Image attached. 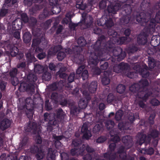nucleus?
<instances>
[{"label":"nucleus","instance_id":"1","mask_svg":"<svg viewBox=\"0 0 160 160\" xmlns=\"http://www.w3.org/2000/svg\"><path fill=\"white\" fill-rule=\"evenodd\" d=\"M105 39L104 35L100 36L97 41L91 45L94 49L93 54L91 55L88 63L89 64L96 66L99 61L110 60L115 62L116 60L120 61L123 60L126 55L125 52L119 47H114L115 44L111 49L106 48L105 45H101L102 42Z\"/></svg>","mask_w":160,"mask_h":160},{"label":"nucleus","instance_id":"2","mask_svg":"<svg viewBox=\"0 0 160 160\" xmlns=\"http://www.w3.org/2000/svg\"><path fill=\"white\" fill-rule=\"evenodd\" d=\"M135 0H107V1L102 0L99 3V7L102 9H104L107 6V3L108 2L107 11L108 13L115 14L121 8L122 4L128 2L130 3H133Z\"/></svg>","mask_w":160,"mask_h":160},{"label":"nucleus","instance_id":"3","mask_svg":"<svg viewBox=\"0 0 160 160\" xmlns=\"http://www.w3.org/2000/svg\"><path fill=\"white\" fill-rule=\"evenodd\" d=\"M125 148L121 146L117 152H107L103 154L106 160H134V158L130 156H127L125 151Z\"/></svg>","mask_w":160,"mask_h":160},{"label":"nucleus","instance_id":"4","mask_svg":"<svg viewBox=\"0 0 160 160\" xmlns=\"http://www.w3.org/2000/svg\"><path fill=\"white\" fill-rule=\"evenodd\" d=\"M37 79L36 75L29 73L27 76L26 82H23L20 84L19 88L30 92L31 95L35 92V82Z\"/></svg>","mask_w":160,"mask_h":160},{"label":"nucleus","instance_id":"5","mask_svg":"<svg viewBox=\"0 0 160 160\" xmlns=\"http://www.w3.org/2000/svg\"><path fill=\"white\" fill-rule=\"evenodd\" d=\"M107 33L109 36V40L105 43L104 42L106 41V37L105 39L102 42L101 45H105V47L106 48H108L109 49H111L114 46V44L116 43V42L118 40L117 32L114 30L112 29H109L107 32Z\"/></svg>","mask_w":160,"mask_h":160},{"label":"nucleus","instance_id":"6","mask_svg":"<svg viewBox=\"0 0 160 160\" xmlns=\"http://www.w3.org/2000/svg\"><path fill=\"white\" fill-rule=\"evenodd\" d=\"M140 86L142 95H140L139 98H142L144 102H146L149 96L151 95L152 93L149 92L147 87L149 85L148 81L146 79H141L138 83Z\"/></svg>","mask_w":160,"mask_h":160},{"label":"nucleus","instance_id":"7","mask_svg":"<svg viewBox=\"0 0 160 160\" xmlns=\"http://www.w3.org/2000/svg\"><path fill=\"white\" fill-rule=\"evenodd\" d=\"M82 18L80 21L78 23H75L70 22L69 25L72 28H75L78 25L81 26L84 25V28L83 29H85L90 28L91 26H93V18L91 16L86 18L83 15L82 16Z\"/></svg>","mask_w":160,"mask_h":160},{"label":"nucleus","instance_id":"8","mask_svg":"<svg viewBox=\"0 0 160 160\" xmlns=\"http://www.w3.org/2000/svg\"><path fill=\"white\" fill-rule=\"evenodd\" d=\"M47 147L44 145H34L32 146L30 148V151L32 153L36 154L35 157L38 160H41L44 158L45 155V152L43 149Z\"/></svg>","mask_w":160,"mask_h":160},{"label":"nucleus","instance_id":"9","mask_svg":"<svg viewBox=\"0 0 160 160\" xmlns=\"http://www.w3.org/2000/svg\"><path fill=\"white\" fill-rule=\"evenodd\" d=\"M2 43V47L8 50L12 57H15L18 54L19 51L18 48L12 44L9 40L4 41Z\"/></svg>","mask_w":160,"mask_h":160},{"label":"nucleus","instance_id":"10","mask_svg":"<svg viewBox=\"0 0 160 160\" xmlns=\"http://www.w3.org/2000/svg\"><path fill=\"white\" fill-rule=\"evenodd\" d=\"M25 102L28 105L29 107L25 112L28 118H32L34 114L33 108L35 107L36 103L31 97L27 98L25 100Z\"/></svg>","mask_w":160,"mask_h":160},{"label":"nucleus","instance_id":"11","mask_svg":"<svg viewBox=\"0 0 160 160\" xmlns=\"http://www.w3.org/2000/svg\"><path fill=\"white\" fill-rule=\"evenodd\" d=\"M129 68L130 66L128 64L122 62L118 65H114L113 67V71L117 73H126Z\"/></svg>","mask_w":160,"mask_h":160},{"label":"nucleus","instance_id":"12","mask_svg":"<svg viewBox=\"0 0 160 160\" xmlns=\"http://www.w3.org/2000/svg\"><path fill=\"white\" fill-rule=\"evenodd\" d=\"M138 139L136 142V144L138 145L141 146L143 143H145L146 145L150 143L151 140L150 137H148L146 134L141 133H138Z\"/></svg>","mask_w":160,"mask_h":160},{"label":"nucleus","instance_id":"13","mask_svg":"<svg viewBox=\"0 0 160 160\" xmlns=\"http://www.w3.org/2000/svg\"><path fill=\"white\" fill-rule=\"evenodd\" d=\"M82 46H80L79 45L75 46L74 48V51L78 53L76 55V57H78L75 58V60L76 62L79 64H81L83 63L84 60V56L83 55L80 54H78V53H80L82 51Z\"/></svg>","mask_w":160,"mask_h":160},{"label":"nucleus","instance_id":"14","mask_svg":"<svg viewBox=\"0 0 160 160\" xmlns=\"http://www.w3.org/2000/svg\"><path fill=\"white\" fill-rule=\"evenodd\" d=\"M18 73L19 72L16 68H12L9 71V74L11 79V82L14 86H17L18 83V80L17 77Z\"/></svg>","mask_w":160,"mask_h":160},{"label":"nucleus","instance_id":"15","mask_svg":"<svg viewBox=\"0 0 160 160\" xmlns=\"http://www.w3.org/2000/svg\"><path fill=\"white\" fill-rule=\"evenodd\" d=\"M106 101L108 104H116V106H118V103H121V100L117 96H115L112 93H110L108 95Z\"/></svg>","mask_w":160,"mask_h":160},{"label":"nucleus","instance_id":"16","mask_svg":"<svg viewBox=\"0 0 160 160\" xmlns=\"http://www.w3.org/2000/svg\"><path fill=\"white\" fill-rule=\"evenodd\" d=\"M41 42L42 44L43 43V44L44 46H46L47 44V40L44 37H42L41 39L39 38L33 39L32 47L33 48L34 50H35L36 48H40L38 46Z\"/></svg>","mask_w":160,"mask_h":160},{"label":"nucleus","instance_id":"17","mask_svg":"<svg viewBox=\"0 0 160 160\" xmlns=\"http://www.w3.org/2000/svg\"><path fill=\"white\" fill-rule=\"evenodd\" d=\"M122 141L127 149L130 148L133 145L132 139L130 135L123 137L122 138Z\"/></svg>","mask_w":160,"mask_h":160},{"label":"nucleus","instance_id":"18","mask_svg":"<svg viewBox=\"0 0 160 160\" xmlns=\"http://www.w3.org/2000/svg\"><path fill=\"white\" fill-rule=\"evenodd\" d=\"M81 132L83 134V137L86 139H88L92 136L90 131L88 130V124L86 123L83 124L81 129Z\"/></svg>","mask_w":160,"mask_h":160},{"label":"nucleus","instance_id":"19","mask_svg":"<svg viewBox=\"0 0 160 160\" xmlns=\"http://www.w3.org/2000/svg\"><path fill=\"white\" fill-rule=\"evenodd\" d=\"M11 121L7 118L3 119L0 122V128L4 131L10 127Z\"/></svg>","mask_w":160,"mask_h":160},{"label":"nucleus","instance_id":"20","mask_svg":"<svg viewBox=\"0 0 160 160\" xmlns=\"http://www.w3.org/2000/svg\"><path fill=\"white\" fill-rule=\"evenodd\" d=\"M129 89L131 92L133 93H137V95L138 97L140 95H142V93L140 89V86L138 83H134L129 87Z\"/></svg>","mask_w":160,"mask_h":160},{"label":"nucleus","instance_id":"21","mask_svg":"<svg viewBox=\"0 0 160 160\" xmlns=\"http://www.w3.org/2000/svg\"><path fill=\"white\" fill-rule=\"evenodd\" d=\"M62 47L61 45H58L54 47H52L48 50V57L55 55L58 51L61 50Z\"/></svg>","mask_w":160,"mask_h":160},{"label":"nucleus","instance_id":"22","mask_svg":"<svg viewBox=\"0 0 160 160\" xmlns=\"http://www.w3.org/2000/svg\"><path fill=\"white\" fill-rule=\"evenodd\" d=\"M28 139L29 138L27 136L23 137L20 140L18 145L17 146L18 149L20 150L24 149L28 143Z\"/></svg>","mask_w":160,"mask_h":160},{"label":"nucleus","instance_id":"23","mask_svg":"<svg viewBox=\"0 0 160 160\" xmlns=\"http://www.w3.org/2000/svg\"><path fill=\"white\" fill-rule=\"evenodd\" d=\"M35 53L37 57L39 60H41L46 56V53L43 52V50L40 48H37L35 51Z\"/></svg>","mask_w":160,"mask_h":160},{"label":"nucleus","instance_id":"24","mask_svg":"<svg viewBox=\"0 0 160 160\" xmlns=\"http://www.w3.org/2000/svg\"><path fill=\"white\" fill-rule=\"evenodd\" d=\"M109 134L111 137V141L116 143L120 141V138L118 135V132L116 131H114V130H112L110 131Z\"/></svg>","mask_w":160,"mask_h":160},{"label":"nucleus","instance_id":"25","mask_svg":"<svg viewBox=\"0 0 160 160\" xmlns=\"http://www.w3.org/2000/svg\"><path fill=\"white\" fill-rule=\"evenodd\" d=\"M40 126L38 125L35 122H29L28 124V128L30 130H33L36 132H39L40 130Z\"/></svg>","mask_w":160,"mask_h":160},{"label":"nucleus","instance_id":"26","mask_svg":"<svg viewBox=\"0 0 160 160\" xmlns=\"http://www.w3.org/2000/svg\"><path fill=\"white\" fill-rule=\"evenodd\" d=\"M139 72L143 78H147L150 75L148 67L146 65L142 67V68L140 69Z\"/></svg>","mask_w":160,"mask_h":160},{"label":"nucleus","instance_id":"27","mask_svg":"<svg viewBox=\"0 0 160 160\" xmlns=\"http://www.w3.org/2000/svg\"><path fill=\"white\" fill-rule=\"evenodd\" d=\"M65 115V113L62 108H59L57 109L56 111V118L60 122L63 120Z\"/></svg>","mask_w":160,"mask_h":160},{"label":"nucleus","instance_id":"28","mask_svg":"<svg viewBox=\"0 0 160 160\" xmlns=\"http://www.w3.org/2000/svg\"><path fill=\"white\" fill-rule=\"evenodd\" d=\"M109 78V75L107 72H104L101 80V82L103 85H107L110 82Z\"/></svg>","mask_w":160,"mask_h":160},{"label":"nucleus","instance_id":"29","mask_svg":"<svg viewBox=\"0 0 160 160\" xmlns=\"http://www.w3.org/2000/svg\"><path fill=\"white\" fill-rule=\"evenodd\" d=\"M150 43L152 46L155 47L160 44V37L153 36L151 38Z\"/></svg>","mask_w":160,"mask_h":160},{"label":"nucleus","instance_id":"30","mask_svg":"<svg viewBox=\"0 0 160 160\" xmlns=\"http://www.w3.org/2000/svg\"><path fill=\"white\" fill-rule=\"evenodd\" d=\"M51 13L47 8H45L42 12L39 15V18L41 20H43L49 17L51 15Z\"/></svg>","mask_w":160,"mask_h":160},{"label":"nucleus","instance_id":"31","mask_svg":"<svg viewBox=\"0 0 160 160\" xmlns=\"http://www.w3.org/2000/svg\"><path fill=\"white\" fill-rule=\"evenodd\" d=\"M97 88V82L95 81H92L88 87V90L91 93L95 92Z\"/></svg>","mask_w":160,"mask_h":160},{"label":"nucleus","instance_id":"32","mask_svg":"<svg viewBox=\"0 0 160 160\" xmlns=\"http://www.w3.org/2000/svg\"><path fill=\"white\" fill-rule=\"evenodd\" d=\"M47 150L48 153L47 155V160H53L55 157L54 151L51 148H48Z\"/></svg>","mask_w":160,"mask_h":160},{"label":"nucleus","instance_id":"33","mask_svg":"<svg viewBox=\"0 0 160 160\" xmlns=\"http://www.w3.org/2000/svg\"><path fill=\"white\" fill-rule=\"evenodd\" d=\"M23 40L26 43H28L31 41L32 39V35L29 32H25L23 37Z\"/></svg>","mask_w":160,"mask_h":160},{"label":"nucleus","instance_id":"34","mask_svg":"<svg viewBox=\"0 0 160 160\" xmlns=\"http://www.w3.org/2000/svg\"><path fill=\"white\" fill-rule=\"evenodd\" d=\"M159 134V132L158 131L155 129H152L150 131L147 136L150 137L151 138H156L158 137Z\"/></svg>","mask_w":160,"mask_h":160},{"label":"nucleus","instance_id":"35","mask_svg":"<svg viewBox=\"0 0 160 160\" xmlns=\"http://www.w3.org/2000/svg\"><path fill=\"white\" fill-rule=\"evenodd\" d=\"M76 7L79 9L84 10L87 7V5L86 3L84 4L82 0H77Z\"/></svg>","mask_w":160,"mask_h":160},{"label":"nucleus","instance_id":"36","mask_svg":"<svg viewBox=\"0 0 160 160\" xmlns=\"http://www.w3.org/2000/svg\"><path fill=\"white\" fill-rule=\"evenodd\" d=\"M17 2V0H4V3L3 4L4 8H8L12 7Z\"/></svg>","mask_w":160,"mask_h":160},{"label":"nucleus","instance_id":"37","mask_svg":"<svg viewBox=\"0 0 160 160\" xmlns=\"http://www.w3.org/2000/svg\"><path fill=\"white\" fill-rule=\"evenodd\" d=\"M140 152L142 153L151 155L154 153V151L152 148L149 147L148 148L142 149L141 150Z\"/></svg>","mask_w":160,"mask_h":160},{"label":"nucleus","instance_id":"38","mask_svg":"<svg viewBox=\"0 0 160 160\" xmlns=\"http://www.w3.org/2000/svg\"><path fill=\"white\" fill-rule=\"evenodd\" d=\"M51 98L55 101H57L59 100L60 99H62L64 98V95L61 94H58L57 92H53L52 93Z\"/></svg>","mask_w":160,"mask_h":160},{"label":"nucleus","instance_id":"39","mask_svg":"<svg viewBox=\"0 0 160 160\" xmlns=\"http://www.w3.org/2000/svg\"><path fill=\"white\" fill-rule=\"evenodd\" d=\"M51 11L53 14H58L61 11L60 3L58 4L57 5L52 6Z\"/></svg>","mask_w":160,"mask_h":160},{"label":"nucleus","instance_id":"40","mask_svg":"<svg viewBox=\"0 0 160 160\" xmlns=\"http://www.w3.org/2000/svg\"><path fill=\"white\" fill-rule=\"evenodd\" d=\"M105 126L107 129L109 130L113 127L114 125V122L111 120H107L105 122Z\"/></svg>","mask_w":160,"mask_h":160},{"label":"nucleus","instance_id":"41","mask_svg":"<svg viewBox=\"0 0 160 160\" xmlns=\"http://www.w3.org/2000/svg\"><path fill=\"white\" fill-rule=\"evenodd\" d=\"M51 78V74L48 72L46 71L42 74V79L43 81H48L50 80Z\"/></svg>","mask_w":160,"mask_h":160},{"label":"nucleus","instance_id":"42","mask_svg":"<svg viewBox=\"0 0 160 160\" xmlns=\"http://www.w3.org/2000/svg\"><path fill=\"white\" fill-rule=\"evenodd\" d=\"M77 148L78 155L83 156L85 154L86 149V146L85 144L81 145Z\"/></svg>","mask_w":160,"mask_h":160},{"label":"nucleus","instance_id":"43","mask_svg":"<svg viewBox=\"0 0 160 160\" xmlns=\"http://www.w3.org/2000/svg\"><path fill=\"white\" fill-rule=\"evenodd\" d=\"M156 61L153 58L149 57H148V64L150 68L152 69L156 66Z\"/></svg>","mask_w":160,"mask_h":160},{"label":"nucleus","instance_id":"44","mask_svg":"<svg viewBox=\"0 0 160 160\" xmlns=\"http://www.w3.org/2000/svg\"><path fill=\"white\" fill-rule=\"evenodd\" d=\"M77 43L80 46L83 47L87 44V42L83 37H80L77 40Z\"/></svg>","mask_w":160,"mask_h":160},{"label":"nucleus","instance_id":"45","mask_svg":"<svg viewBox=\"0 0 160 160\" xmlns=\"http://www.w3.org/2000/svg\"><path fill=\"white\" fill-rule=\"evenodd\" d=\"M107 17L103 16L97 20V24L99 26H103L105 25Z\"/></svg>","mask_w":160,"mask_h":160},{"label":"nucleus","instance_id":"46","mask_svg":"<svg viewBox=\"0 0 160 160\" xmlns=\"http://www.w3.org/2000/svg\"><path fill=\"white\" fill-rule=\"evenodd\" d=\"M123 115V112L122 110H118L116 113L115 116V119L117 121L120 120Z\"/></svg>","mask_w":160,"mask_h":160},{"label":"nucleus","instance_id":"47","mask_svg":"<svg viewBox=\"0 0 160 160\" xmlns=\"http://www.w3.org/2000/svg\"><path fill=\"white\" fill-rule=\"evenodd\" d=\"M75 74L74 72L71 73L68 77L67 79L68 85H67L66 87L70 88V87L69 86V83L72 82H73L74 78H75Z\"/></svg>","mask_w":160,"mask_h":160},{"label":"nucleus","instance_id":"48","mask_svg":"<svg viewBox=\"0 0 160 160\" xmlns=\"http://www.w3.org/2000/svg\"><path fill=\"white\" fill-rule=\"evenodd\" d=\"M125 89V86L122 84H119L116 88L117 92L120 94L123 93L124 92Z\"/></svg>","mask_w":160,"mask_h":160},{"label":"nucleus","instance_id":"49","mask_svg":"<svg viewBox=\"0 0 160 160\" xmlns=\"http://www.w3.org/2000/svg\"><path fill=\"white\" fill-rule=\"evenodd\" d=\"M114 24L113 20L111 18H108L107 17L105 26L108 28H110L114 26Z\"/></svg>","mask_w":160,"mask_h":160},{"label":"nucleus","instance_id":"50","mask_svg":"<svg viewBox=\"0 0 160 160\" xmlns=\"http://www.w3.org/2000/svg\"><path fill=\"white\" fill-rule=\"evenodd\" d=\"M87 106V103L85 99H81L78 102V106L81 109L85 108Z\"/></svg>","mask_w":160,"mask_h":160},{"label":"nucleus","instance_id":"51","mask_svg":"<svg viewBox=\"0 0 160 160\" xmlns=\"http://www.w3.org/2000/svg\"><path fill=\"white\" fill-rule=\"evenodd\" d=\"M21 19H20L22 22L25 23H26L28 22L29 18L25 13H22L21 14Z\"/></svg>","mask_w":160,"mask_h":160},{"label":"nucleus","instance_id":"52","mask_svg":"<svg viewBox=\"0 0 160 160\" xmlns=\"http://www.w3.org/2000/svg\"><path fill=\"white\" fill-rule=\"evenodd\" d=\"M37 21L36 18L34 17H31L30 19H29L28 22L30 26L34 28L37 23Z\"/></svg>","mask_w":160,"mask_h":160},{"label":"nucleus","instance_id":"53","mask_svg":"<svg viewBox=\"0 0 160 160\" xmlns=\"http://www.w3.org/2000/svg\"><path fill=\"white\" fill-rule=\"evenodd\" d=\"M125 74L127 77L132 79L136 78L138 76V73L135 72H129Z\"/></svg>","mask_w":160,"mask_h":160},{"label":"nucleus","instance_id":"54","mask_svg":"<svg viewBox=\"0 0 160 160\" xmlns=\"http://www.w3.org/2000/svg\"><path fill=\"white\" fill-rule=\"evenodd\" d=\"M156 116L155 112H153L150 114L148 119V122L151 125H153L154 123V119Z\"/></svg>","mask_w":160,"mask_h":160},{"label":"nucleus","instance_id":"55","mask_svg":"<svg viewBox=\"0 0 160 160\" xmlns=\"http://www.w3.org/2000/svg\"><path fill=\"white\" fill-rule=\"evenodd\" d=\"M66 56V54L63 52L60 51L58 52L57 55V58L58 60L62 61Z\"/></svg>","mask_w":160,"mask_h":160},{"label":"nucleus","instance_id":"56","mask_svg":"<svg viewBox=\"0 0 160 160\" xmlns=\"http://www.w3.org/2000/svg\"><path fill=\"white\" fill-rule=\"evenodd\" d=\"M102 125L96 124L93 127L92 131L93 133L97 134L98 133L102 128Z\"/></svg>","mask_w":160,"mask_h":160},{"label":"nucleus","instance_id":"57","mask_svg":"<svg viewBox=\"0 0 160 160\" xmlns=\"http://www.w3.org/2000/svg\"><path fill=\"white\" fill-rule=\"evenodd\" d=\"M4 8L3 5L2 7V8L0 11V17H5L8 12V9L5 8Z\"/></svg>","mask_w":160,"mask_h":160},{"label":"nucleus","instance_id":"58","mask_svg":"<svg viewBox=\"0 0 160 160\" xmlns=\"http://www.w3.org/2000/svg\"><path fill=\"white\" fill-rule=\"evenodd\" d=\"M80 111V108L79 107H77L75 106H72L71 108V112L74 114L78 113Z\"/></svg>","mask_w":160,"mask_h":160},{"label":"nucleus","instance_id":"59","mask_svg":"<svg viewBox=\"0 0 160 160\" xmlns=\"http://www.w3.org/2000/svg\"><path fill=\"white\" fill-rule=\"evenodd\" d=\"M35 70L38 73H41L43 71V67L39 64L36 65L34 67Z\"/></svg>","mask_w":160,"mask_h":160},{"label":"nucleus","instance_id":"60","mask_svg":"<svg viewBox=\"0 0 160 160\" xmlns=\"http://www.w3.org/2000/svg\"><path fill=\"white\" fill-rule=\"evenodd\" d=\"M72 144L75 147L74 148H78L81 145H82L81 142L77 139H74L72 141Z\"/></svg>","mask_w":160,"mask_h":160},{"label":"nucleus","instance_id":"61","mask_svg":"<svg viewBox=\"0 0 160 160\" xmlns=\"http://www.w3.org/2000/svg\"><path fill=\"white\" fill-rule=\"evenodd\" d=\"M7 83L5 82L0 80V89L2 92H3L6 89Z\"/></svg>","mask_w":160,"mask_h":160},{"label":"nucleus","instance_id":"62","mask_svg":"<svg viewBox=\"0 0 160 160\" xmlns=\"http://www.w3.org/2000/svg\"><path fill=\"white\" fill-rule=\"evenodd\" d=\"M88 77V71L86 69H84L82 73L81 77L83 80H84L87 79Z\"/></svg>","mask_w":160,"mask_h":160},{"label":"nucleus","instance_id":"63","mask_svg":"<svg viewBox=\"0 0 160 160\" xmlns=\"http://www.w3.org/2000/svg\"><path fill=\"white\" fill-rule=\"evenodd\" d=\"M58 83L57 82H55L50 84L49 86V88L52 91H55L58 88Z\"/></svg>","mask_w":160,"mask_h":160},{"label":"nucleus","instance_id":"64","mask_svg":"<svg viewBox=\"0 0 160 160\" xmlns=\"http://www.w3.org/2000/svg\"><path fill=\"white\" fill-rule=\"evenodd\" d=\"M60 156L62 160H68L69 155L67 153L62 152L60 154Z\"/></svg>","mask_w":160,"mask_h":160}]
</instances>
